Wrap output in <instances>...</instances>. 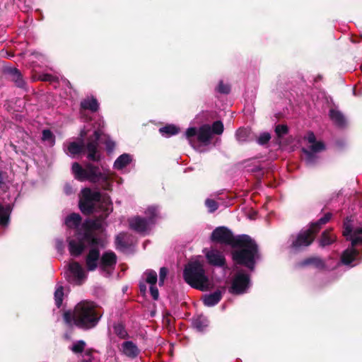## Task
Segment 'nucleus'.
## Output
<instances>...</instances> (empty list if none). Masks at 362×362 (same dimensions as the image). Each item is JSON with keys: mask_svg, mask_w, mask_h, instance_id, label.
<instances>
[{"mask_svg": "<svg viewBox=\"0 0 362 362\" xmlns=\"http://www.w3.org/2000/svg\"><path fill=\"white\" fill-rule=\"evenodd\" d=\"M146 214L148 216L147 221L151 223H154L156 218L158 216V210L156 206H151L148 207V209L146 211Z\"/></svg>", "mask_w": 362, "mask_h": 362, "instance_id": "nucleus-35", "label": "nucleus"}, {"mask_svg": "<svg viewBox=\"0 0 362 362\" xmlns=\"http://www.w3.org/2000/svg\"><path fill=\"white\" fill-rule=\"evenodd\" d=\"M129 224L131 229L141 233L148 230L149 224H151L146 218L139 216H134L129 220Z\"/></svg>", "mask_w": 362, "mask_h": 362, "instance_id": "nucleus-18", "label": "nucleus"}, {"mask_svg": "<svg viewBox=\"0 0 362 362\" xmlns=\"http://www.w3.org/2000/svg\"><path fill=\"white\" fill-rule=\"evenodd\" d=\"M221 298V291L219 290H216L212 293L204 295L203 297V303L206 306H214L220 302Z\"/></svg>", "mask_w": 362, "mask_h": 362, "instance_id": "nucleus-26", "label": "nucleus"}, {"mask_svg": "<svg viewBox=\"0 0 362 362\" xmlns=\"http://www.w3.org/2000/svg\"><path fill=\"white\" fill-rule=\"evenodd\" d=\"M101 137V132L95 130L92 135L87 138L86 144L83 141L77 143L76 141L71 142L68 147V151L71 156H74L81 153H87V158L93 162H98L101 159V155L98 150L99 141Z\"/></svg>", "mask_w": 362, "mask_h": 362, "instance_id": "nucleus-7", "label": "nucleus"}, {"mask_svg": "<svg viewBox=\"0 0 362 362\" xmlns=\"http://www.w3.org/2000/svg\"><path fill=\"white\" fill-rule=\"evenodd\" d=\"M183 279L192 288L202 291L210 289L211 283L203 264L199 261L189 262L183 270Z\"/></svg>", "mask_w": 362, "mask_h": 362, "instance_id": "nucleus-6", "label": "nucleus"}, {"mask_svg": "<svg viewBox=\"0 0 362 362\" xmlns=\"http://www.w3.org/2000/svg\"><path fill=\"white\" fill-rule=\"evenodd\" d=\"M275 133L279 138H281L288 133V127L286 124H277L275 127Z\"/></svg>", "mask_w": 362, "mask_h": 362, "instance_id": "nucleus-39", "label": "nucleus"}, {"mask_svg": "<svg viewBox=\"0 0 362 362\" xmlns=\"http://www.w3.org/2000/svg\"><path fill=\"white\" fill-rule=\"evenodd\" d=\"M332 217V213L328 212L317 221L310 223L308 228L316 236L321 230L322 226L328 223Z\"/></svg>", "mask_w": 362, "mask_h": 362, "instance_id": "nucleus-23", "label": "nucleus"}, {"mask_svg": "<svg viewBox=\"0 0 362 362\" xmlns=\"http://www.w3.org/2000/svg\"><path fill=\"white\" fill-rule=\"evenodd\" d=\"M40 80L42 81L54 82L57 81V78L49 74H44L40 76Z\"/></svg>", "mask_w": 362, "mask_h": 362, "instance_id": "nucleus-47", "label": "nucleus"}, {"mask_svg": "<svg viewBox=\"0 0 362 362\" xmlns=\"http://www.w3.org/2000/svg\"><path fill=\"white\" fill-rule=\"evenodd\" d=\"M132 156L128 153H123L119 156L114 163L115 168L122 170L132 162Z\"/></svg>", "mask_w": 362, "mask_h": 362, "instance_id": "nucleus-31", "label": "nucleus"}, {"mask_svg": "<svg viewBox=\"0 0 362 362\" xmlns=\"http://www.w3.org/2000/svg\"><path fill=\"white\" fill-rule=\"evenodd\" d=\"M192 325L197 331L203 332L209 326V320L206 317L200 315L192 318Z\"/></svg>", "mask_w": 362, "mask_h": 362, "instance_id": "nucleus-25", "label": "nucleus"}, {"mask_svg": "<svg viewBox=\"0 0 362 362\" xmlns=\"http://www.w3.org/2000/svg\"><path fill=\"white\" fill-rule=\"evenodd\" d=\"M342 234L346 240H351V247L362 245V226L353 230L351 220L349 217L344 221Z\"/></svg>", "mask_w": 362, "mask_h": 362, "instance_id": "nucleus-12", "label": "nucleus"}, {"mask_svg": "<svg viewBox=\"0 0 362 362\" xmlns=\"http://www.w3.org/2000/svg\"><path fill=\"white\" fill-rule=\"evenodd\" d=\"M302 152L305 155V162L308 166H314L318 160V156L310 150L303 148Z\"/></svg>", "mask_w": 362, "mask_h": 362, "instance_id": "nucleus-32", "label": "nucleus"}, {"mask_svg": "<svg viewBox=\"0 0 362 362\" xmlns=\"http://www.w3.org/2000/svg\"><path fill=\"white\" fill-rule=\"evenodd\" d=\"M42 139L50 143H54L55 137L51 130L46 129L42 131Z\"/></svg>", "mask_w": 362, "mask_h": 362, "instance_id": "nucleus-42", "label": "nucleus"}, {"mask_svg": "<svg viewBox=\"0 0 362 362\" xmlns=\"http://www.w3.org/2000/svg\"><path fill=\"white\" fill-rule=\"evenodd\" d=\"M315 238L308 228L302 229L296 236H293L290 247L295 252L301 251L311 245Z\"/></svg>", "mask_w": 362, "mask_h": 362, "instance_id": "nucleus-11", "label": "nucleus"}, {"mask_svg": "<svg viewBox=\"0 0 362 362\" xmlns=\"http://www.w3.org/2000/svg\"><path fill=\"white\" fill-rule=\"evenodd\" d=\"M217 91L222 94H228L230 91V86L228 84H225L221 81L217 87Z\"/></svg>", "mask_w": 362, "mask_h": 362, "instance_id": "nucleus-45", "label": "nucleus"}, {"mask_svg": "<svg viewBox=\"0 0 362 362\" xmlns=\"http://www.w3.org/2000/svg\"><path fill=\"white\" fill-rule=\"evenodd\" d=\"M336 240V237L332 233V229H327L324 230L318 240L319 246L325 247L330 245Z\"/></svg>", "mask_w": 362, "mask_h": 362, "instance_id": "nucleus-28", "label": "nucleus"}, {"mask_svg": "<svg viewBox=\"0 0 362 362\" xmlns=\"http://www.w3.org/2000/svg\"><path fill=\"white\" fill-rule=\"evenodd\" d=\"M115 334L120 339H128L129 337L125 327L122 323L115 324L113 326Z\"/></svg>", "mask_w": 362, "mask_h": 362, "instance_id": "nucleus-34", "label": "nucleus"}, {"mask_svg": "<svg viewBox=\"0 0 362 362\" xmlns=\"http://www.w3.org/2000/svg\"><path fill=\"white\" fill-rule=\"evenodd\" d=\"M113 206L110 197H105L101 206L102 212L98 216L93 219H87L82 223L81 233L83 238L86 239L88 246H98L102 245V240L97 237L96 230H102L103 223L112 212Z\"/></svg>", "mask_w": 362, "mask_h": 362, "instance_id": "nucleus-3", "label": "nucleus"}, {"mask_svg": "<svg viewBox=\"0 0 362 362\" xmlns=\"http://www.w3.org/2000/svg\"><path fill=\"white\" fill-rule=\"evenodd\" d=\"M205 204L207 206V208L209 209V211L210 213L214 212L218 208V203L215 200L211 199H206Z\"/></svg>", "mask_w": 362, "mask_h": 362, "instance_id": "nucleus-43", "label": "nucleus"}, {"mask_svg": "<svg viewBox=\"0 0 362 362\" xmlns=\"http://www.w3.org/2000/svg\"><path fill=\"white\" fill-rule=\"evenodd\" d=\"M165 279H159V286H161L164 284Z\"/></svg>", "mask_w": 362, "mask_h": 362, "instance_id": "nucleus-55", "label": "nucleus"}, {"mask_svg": "<svg viewBox=\"0 0 362 362\" xmlns=\"http://www.w3.org/2000/svg\"><path fill=\"white\" fill-rule=\"evenodd\" d=\"M63 287H58L54 292V300L56 306L59 308L62 304L63 298H64V291Z\"/></svg>", "mask_w": 362, "mask_h": 362, "instance_id": "nucleus-38", "label": "nucleus"}, {"mask_svg": "<svg viewBox=\"0 0 362 362\" xmlns=\"http://www.w3.org/2000/svg\"><path fill=\"white\" fill-rule=\"evenodd\" d=\"M91 248L89 250L88 254L86 256L85 262L86 269L89 272L95 271L99 264L100 259V250L97 246H90Z\"/></svg>", "mask_w": 362, "mask_h": 362, "instance_id": "nucleus-14", "label": "nucleus"}, {"mask_svg": "<svg viewBox=\"0 0 362 362\" xmlns=\"http://www.w3.org/2000/svg\"><path fill=\"white\" fill-rule=\"evenodd\" d=\"M250 275L243 270H240L233 276L228 291L234 296L242 295L247 292L250 286Z\"/></svg>", "mask_w": 362, "mask_h": 362, "instance_id": "nucleus-10", "label": "nucleus"}, {"mask_svg": "<svg viewBox=\"0 0 362 362\" xmlns=\"http://www.w3.org/2000/svg\"><path fill=\"white\" fill-rule=\"evenodd\" d=\"M82 362H91V358H88V359H83V360H82Z\"/></svg>", "mask_w": 362, "mask_h": 362, "instance_id": "nucleus-56", "label": "nucleus"}, {"mask_svg": "<svg viewBox=\"0 0 362 362\" xmlns=\"http://www.w3.org/2000/svg\"><path fill=\"white\" fill-rule=\"evenodd\" d=\"M150 293L154 300H158L159 298V292L158 289L155 286V285L150 286Z\"/></svg>", "mask_w": 362, "mask_h": 362, "instance_id": "nucleus-48", "label": "nucleus"}, {"mask_svg": "<svg viewBox=\"0 0 362 362\" xmlns=\"http://www.w3.org/2000/svg\"><path fill=\"white\" fill-rule=\"evenodd\" d=\"M7 177V173L0 170V187L5 184V180Z\"/></svg>", "mask_w": 362, "mask_h": 362, "instance_id": "nucleus-49", "label": "nucleus"}, {"mask_svg": "<svg viewBox=\"0 0 362 362\" xmlns=\"http://www.w3.org/2000/svg\"><path fill=\"white\" fill-rule=\"evenodd\" d=\"M250 132L245 128H239L235 132V138L239 142H245L247 140Z\"/></svg>", "mask_w": 362, "mask_h": 362, "instance_id": "nucleus-37", "label": "nucleus"}, {"mask_svg": "<svg viewBox=\"0 0 362 362\" xmlns=\"http://www.w3.org/2000/svg\"><path fill=\"white\" fill-rule=\"evenodd\" d=\"M64 191L66 194H70L72 193V188L69 184H66L64 186Z\"/></svg>", "mask_w": 362, "mask_h": 362, "instance_id": "nucleus-54", "label": "nucleus"}, {"mask_svg": "<svg viewBox=\"0 0 362 362\" xmlns=\"http://www.w3.org/2000/svg\"><path fill=\"white\" fill-rule=\"evenodd\" d=\"M103 313L102 308L95 303L89 300H81L74 308L73 310H66L63 314L64 322L69 325L88 330L95 327Z\"/></svg>", "mask_w": 362, "mask_h": 362, "instance_id": "nucleus-1", "label": "nucleus"}, {"mask_svg": "<svg viewBox=\"0 0 362 362\" xmlns=\"http://www.w3.org/2000/svg\"><path fill=\"white\" fill-rule=\"evenodd\" d=\"M271 139V135L268 132H264L261 134L257 139V142L259 145L267 144Z\"/></svg>", "mask_w": 362, "mask_h": 362, "instance_id": "nucleus-46", "label": "nucleus"}, {"mask_svg": "<svg viewBox=\"0 0 362 362\" xmlns=\"http://www.w3.org/2000/svg\"><path fill=\"white\" fill-rule=\"evenodd\" d=\"M298 265L300 267L313 265L317 269H324L325 267L324 261L319 257H310L305 258L302 262H300Z\"/></svg>", "mask_w": 362, "mask_h": 362, "instance_id": "nucleus-27", "label": "nucleus"}, {"mask_svg": "<svg viewBox=\"0 0 362 362\" xmlns=\"http://www.w3.org/2000/svg\"><path fill=\"white\" fill-rule=\"evenodd\" d=\"M82 218L80 214L76 213H71L69 215L65 220L66 226L69 228H76V233L78 230H82V227L79 228L81 224Z\"/></svg>", "mask_w": 362, "mask_h": 362, "instance_id": "nucleus-24", "label": "nucleus"}, {"mask_svg": "<svg viewBox=\"0 0 362 362\" xmlns=\"http://www.w3.org/2000/svg\"><path fill=\"white\" fill-rule=\"evenodd\" d=\"M68 249L71 256L77 257L82 255L86 248V239L83 238L81 230L75 233V238H68Z\"/></svg>", "mask_w": 362, "mask_h": 362, "instance_id": "nucleus-13", "label": "nucleus"}, {"mask_svg": "<svg viewBox=\"0 0 362 362\" xmlns=\"http://www.w3.org/2000/svg\"><path fill=\"white\" fill-rule=\"evenodd\" d=\"M115 242H116V244L117 245H119V246H121L122 247H127V245L124 241L123 238L119 236V235L117 236Z\"/></svg>", "mask_w": 362, "mask_h": 362, "instance_id": "nucleus-51", "label": "nucleus"}, {"mask_svg": "<svg viewBox=\"0 0 362 362\" xmlns=\"http://www.w3.org/2000/svg\"><path fill=\"white\" fill-rule=\"evenodd\" d=\"M85 347L86 342L83 340H79L71 347V350L75 354H81L84 351Z\"/></svg>", "mask_w": 362, "mask_h": 362, "instance_id": "nucleus-40", "label": "nucleus"}, {"mask_svg": "<svg viewBox=\"0 0 362 362\" xmlns=\"http://www.w3.org/2000/svg\"><path fill=\"white\" fill-rule=\"evenodd\" d=\"M81 110H90L91 112H96L99 110V103L94 96L86 97L80 103Z\"/></svg>", "mask_w": 362, "mask_h": 362, "instance_id": "nucleus-22", "label": "nucleus"}, {"mask_svg": "<svg viewBox=\"0 0 362 362\" xmlns=\"http://www.w3.org/2000/svg\"><path fill=\"white\" fill-rule=\"evenodd\" d=\"M86 355L90 357L91 356V351H86Z\"/></svg>", "mask_w": 362, "mask_h": 362, "instance_id": "nucleus-57", "label": "nucleus"}, {"mask_svg": "<svg viewBox=\"0 0 362 362\" xmlns=\"http://www.w3.org/2000/svg\"><path fill=\"white\" fill-rule=\"evenodd\" d=\"M103 143L105 145L106 150L108 153H112L115 148V142L108 136H105V139Z\"/></svg>", "mask_w": 362, "mask_h": 362, "instance_id": "nucleus-44", "label": "nucleus"}, {"mask_svg": "<svg viewBox=\"0 0 362 362\" xmlns=\"http://www.w3.org/2000/svg\"><path fill=\"white\" fill-rule=\"evenodd\" d=\"M117 255L112 251H106L100 256L99 266L103 271L114 267L117 264Z\"/></svg>", "mask_w": 362, "mask_h": 362, "instance_id": "nucleus-17", "label": "nucleus"}, {"mask_svg": "<svg viewBox=\"0 0 362 362\" xmlns=\"http://www.w3.org/2000/svg\"><path fill=\"white\" fill-rule=\"evenodd\" d=\"M230 255L236 267H244L250 272L255 270L257 262L262 259L257 243L246 234H242V237L232 248Z\"/></svg>", "mask_w": 362, "mask_h": 362, "instance_id": "nucleus-2", "label": "nucleus"}, {"mask_svg": "<svg viewBox=\"0 0 362 362\" xmlns=\"http://www.w3.org/2000/svg\"><path fill=\"white\" fill-rule=\"evenodd\" d=\"M122 354L127 357L134 359L140 354L138 346L132 341H126L122 344Z\"/></svg>", "mask_w": 362, "mask_h": 362, "instance_id": "nucleus-19", "label": "nucleus"}, {"mask_svg": "<svg viewBox=\"0 0 362 362\" xmlns=\"http://www.w3.org/2000/svg\"><path fill=\"white\" fill-rule=\"evenodd\" d=\"M168 274V269L166 267H161L159 272V279H165Z\"/></svg>", "mask_w": 362, "mask_h": 362, "instance_id": "nucleus-52", "label": "nucleus"}, {"mask_svg": "<svg viewBox=\"0 0 362 362\" xmlns=\"http://www.w3.org/2000/svg\"><path fill=\"white\" fill-rule=\"evenodd\" d=\"M325 149V146L322 141H316L310 146V151L314 153L321 152Z\"/></svg>", "mask_w": 362, "mask_h": 362, "instance_id": "nucleus-41", "label": "nucleus"}, {"mask_svg": "<svg viewBox=\"0 0 362 362\" xmlns=\"http://www.w3.org/2000/svg\"><path fill=\"white\" fill-rule=\"evenodd\" d=\"M74 177L78 181L88 180L93 183L100 182L101 187L105 190L111 189V183L108 175L100 172L98 166L90 163L83 168L78 163H74L71 167Z\"/></svg>", "mask_w": 362, "mask_h": 362, "instance_id": "nucleus-5", "label": "nucleus"}, {"mask_svg": "<svg viewBox=\"0 0 362 362\" xmlns=\"http://www.w3.org/2000/svg\"><path fill=\"white\" fill-rule=\"evenodd\" d=\"M359 253L360 252L358 250L349 247L341 253V263L344 265H350L354 260L356 259L357 257L359 255Z\"/></svg>", "mask_w": 362, "mask_h": 362, "instance_id": "nucleus-21", "label": "nucleus"}, {"mask_svg": "<svg viewBox=\"0 0 362 362\" xmlns=\"http://www.w3.org/2000/svg\"><path fill=\"white\" fill-rule=\"evenodd\" d=\"M224 126L221 121L217 120L213 122L212 125L203 124L199 129L192 127L187 129L185 137L191 146L195 147L197 142L204 146L210 144L212 139V134L221 135L223 132Z\"/></svg>", "mask_w": 362, "mask_h": 362, "instance_id": "nucleus-4", "label": "nucleus"}, {"mask_svg": "<svg viewBox=\"0 0 362 362\" xmlns=\"http://www.w3.org/2000/svg\"><path fill=\"white\" fill-rule=\"evenodd\" d=\"M11 207L10 204L3 206L0 204V226H6L10 221V214L11 213Z\"/></svg>", "mask_w": 362, "mask_h": 362, "instance_id": "nucleus-29", "label": "nucleus"}, {"mask_svg": "<svg viewBox=\"0 0 362 362\" xmlns=\"http://www.w3.org/2000/svg\"><path fill=\"white\" fill-rule=\"evenodd\" d=\"M6 78L13 82L17 88H25L26 83L21 72L16 68H8L5 70Z\"/></svg>", "mask_w": 362, "mask_h": 362, "instance_id": "nucleus-16", "label": "nucleus"}, {"mask_svg": "<svg viewBox=\"0 0 362 362\" xmlns=\"http://www.w3.org/2000/svg\"><path fill=\"white\" fill-rule=\"evenodd\" d=\"M167 321V323L169 324L170 323V320L168 319L166 320Z\"/></svg>", "mask_w": 362, "mask_h": 362, "instance_id": "nucleus-59", "label": "nucleus"}, {"mask_svg": "<svg viewBox=\"0 0 362 362\" xmlns=\"http://www.w3.org/2000/svg\"><path fill=\"white\" fill-rule=\"evenodd\" d=\"M159 132L162 135L170 136L179 133L180 128L174 124H167L159 129Z\"/></svg>", "mask_w": 362, "mask_h": 362, "instance_id": "nucleus-33", "label": "nucleus"}, {"mask_svg": "<svg viewBox=\"0 0 362 362\" xmlns=\"http://www.w3.org/2000/svg\"><path fill=\"white\" fill-rule=\"evenodd\" d=\"M105 197H110L108 195L103 196L98 191H93L88 187L81 190V197L79 199L78 207L84 214L89 216L94 212L101 211V206Z\"/></svg>", "mask_w": 362, "mask_h": 362, "instance_id": "nucleus-8", "label": "nucleus"}, {"mask_svg": "<svg viewBox=\"0 0 362 362\" xmlns=\"http://www.w3.org/2000/svg\"><path fill=\"white\" fill-rule=\"evenodd\" d=\"M146 276V282L149 284L151 286L156 285L158 281L157 273L153 269H147L144 272Z\"/></svg>", "mask_w": 362, "mask_h": 362, "instance_id": "nucleus-36", "label": "nucleus"}, {"mask_svg": "<svg viewBox=\"0 0 362 362\" xmlns=\"http://www.w3.org/2000/svg\"><path fill=\"white\" fill-rule=\"evenodd\" d=\"M69 270L74 276L78 281L86 277L81 265L77 262H73L69 264Z\"/></svg>", "mask_w": 362, "mask_h": 362, "instance_id": "nucleus-30", "label": "nucleus"}, {"mask_svg": "<svg viewBox=\"0 0 362 362\" xmlns=\"http://www.w3.org/2000/svg\"><path fill=\"white\" fill-rule=\"evenodd\" d=\"M139 290H140L141 293H142L143 295H145V293L146 292V286L144 283H143V282L139 283Z\"/></svg>", "mask_w": 362, "mask_h": 362, "instance_id": "nucleus-53", "label": "nucleus"}, {"mask_svg": "<svg viewBox=\"0 0 362 362\" xmlns=\"http://www.w3.org/2000/svg\"><path fill=\"white\" fill-rule=\"evenodd\" d=\"M329 116L332 122L339 128H345L347 126V121L344 114L336 109H330Z\"/></svg>", "mask_w": 362, "mask_h": 362, "instance_id": "nucleus-20", "label": "nucleus"}, {"mask_svg": "<svg viewBox=\"0 0 362 362\" xmlns=\"http://www.w3.org/2000/svg\"><path fill=\"white\" fill-rule=\"evenodd\" d=\"M205 256L210 265L223 267L226 264V259L224 255L216 249L211 248L205 252Z\"/></svg>", "mask_w": 362, "mask_h": 362, "instance_id": "nucleus-15", "label": "nucleus"}, {"mask_svg": "<svg viewBox=\"0 0 362 362\" xmlns=\"http://www.w3.org/2000/svg\"><path fill=\"white\" fill-rule=\"evenodd\" d=\"M166 316H167V317H169V316H170V313H166Z\"/></svg>", "mask_w": 362, "mask_h": 362, "instance_id": "nucleus-58", "label": "nucleus"}, {"mask_svg": "<svg viewBox=\"0 0 362 362\" xmlns=\"http://www.w3.org/2000/svg\"><path fill=\"white\" fill-rule=\"evenodd\" d=\"M306 139H307L308 141L311 144L313 143H315L317 141L315 135L313 132H309L308 133V136H307Z\"/></svg>", "mask_w": 362, "mask_h": 362, "instance_id": "nucleus-50", "label": "nucleus"}, {"mask_svg": "<svg viewBox=\"0 0 362 362\" xmlns=\"http://www.w3.org/2000/svg\"><path fill=\"white\" fill-rule=\"evenodd\" d=\"M241 235H235L226 226L216 227L211 233L210 240L212 243L234 247L240 240Z\"/></svg>", "mask_w": 362, "mask_h": 362, "instance_id": "nucleus-9", "label": "nucleus"}]
</instances>
